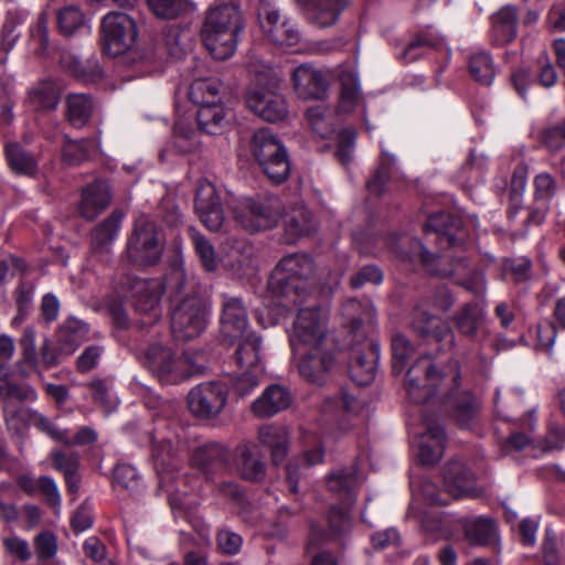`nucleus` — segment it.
<instances>
[{
    "instance_id": "nucleus-1",
    "label": "nucleus",
    "mask_w": 565,
    "mask_h": 565,
    "mask_svg": "<svg viewBox=\"0 0 565 565\" xmlns=\"http://www.w3.org/2000/svg\"><path fill=\"white\" fill-rule=\"evenodd\" d=\"M460 369L456 360H449L440 367L430 358L422 355L407 370L404 386L408 398L422 404L437 392L443 404L451 411L457 424L467 427L478 414V404L467 391L459 390Z\"/></svg>"
},
{
    "instance_id": "nucleus-2",
    "label": "nucleus",
    "mask_w": 565,
    "mask_h": 565,
    "mask_svg": "<svg viewBox=\"0 0 565 565\" xmlns=\"http://www.w3.org/2000/svg\"><path fill=\"white\" fill-rule=\"evenodd\" d=\"M244 20L237 0H214L204 13L200 36L215 60L230 58L236 51Z\"/></svg>"
},
{
    "instance_id": "nucleus-3",
    "label": "nucleus",
    "mask_w": 565,
    "mask_h": 565,
    "mask_svg": "<svg viewBox=\"0 0 565 565\" xmlns=\"http://www.w3.org/2000/svg\"><path fill=\"white\" fill-rule=\"evenodd\" d=\"M315 274L316 265L309 255L290 254L273 270L268 288L274 295L289 299V303L297 306L308 295Z\"/></svg>"
},
{
    "instance_id": "nucleus-4",
    "label": "nucleus",
    "mask_w": 565,
    "mask_h": 565,
    "mask_svg": "<svg viewBox=\"0 0 565 565\" xmlns=\"http://www.w3.org/2000/svg\"><path fill=\"white\" fill-rule=\"evenodd\" d=\"M411 252L414 257L419 259L429 274L440 277H455L458 285L473 295L480 296L484 294L487 282L483 273L471 269L465 256H440L433 254L419 239L412 241Z\"/></svg>"
},
{
    "instance_id": "nucleus-5",
    "label": "nucleus",
    "mask_w": 565,
    "mask_h": 565,
    "mask_svg": "<svg viewBox=\"0 0 565 565\" xmlns=\"http://www.w3.org/2000/svg\"><path fill=\"white\" fill-rule=\"evenodd\" d=\"M250 152L264 174L274 183L285 182L290 174V162L284 143L268 128L253 134Z\"/></svg>"
},
{
    "instance_id": "nucleus-6",
    "label": "nucleus",
    "mask_w": 565,
    "mask_h": 565,
    "mask_svg": "<svg viewBox=\"0 0 565 565\" xmlns=\"http://www.w3.org/2000/svg\"><path fill=\"white\" fill-rule=\"evenodd\" d=\"M328 316L319 307L298 311L289 331V343L292 352L329 343Z\"/></svg>"
},
{
    "instance_id": "nucleus-7",
    "label": "nucleus",
    "mask_w": 565,
    "mask_h": 565,
    "mask_svg": "<svg viewBox=\"0 0 565 565\" xmlns=\"http://www.w3.org/2000/svg\"><path fill=\"white\" fill-rule=\"evenodd\" d=\"M207 308L199 296L183 298L172 310L171 332L177 341L198 338L206 328Z\"/></svg>"
},
{
    "instance_id": "nucleus-8",
    "label": "nucleus",
    "mask_w": 565,
    "mask_h": 565,
    "mask_svg": "<svg viewBox=\"0 0 565 565\" xmlns=\"http://www.w3.org/2000/svg\"><path fill=\"white\" fill-rule=\"evenodd\" d=\"M162 252L163 242L156 223L146 217L138 218L127 243L129 260L138 265H154Z\"/></svg>"
},
{
    "instance_id": "nucleus-9",
    "label": "nucleus",
    "mask_w": 565,
    "mask_h": 565,
    "mask_svg": "<svg viewBox=\"0 0 565 565\" xmlns=\"http://www.w3.org/2000/svg\"><path fill=\"white\" fill-rule=\"evenodd\" d=\"M102 43L105 54L115 57L128 52L137 36L135 20L122 12H109L102 21Z\"/></svg>"
},
{
    "instance_id": "nucleus-10",
    "label": "nucleus",
    "mask_w": 565,
    "mask_h": 565,
    "mask_svg": "<svg viewBox=\"0 0 565 565\" xmlns=\"http://www.w3.org/2000/svg\"><path fill=\"white\" fill-rule=\"evenodd\" d=\"M132 290L131 303L135 311L142 318L138 321L140 328L157 323L162 317L161 297L163 284L158 279H130Z\"/></svg>"
},
{
    "instance_id": "nucleus-11",
    "label": "nucleus",
    "mask_w": 565,
    "mask_h": 565,
    "mask_svg": "<svg viewBox=\"0 0 565 565\" xmlns=\"http://www.w3.org/2000/svg\"><path fill=\"white\" fill-rule=\"evenodd\" d=\"M297 358L298 372L309 383L323 385L337 364L334 350L330 343L292 352Z\"/></svg>"
},
{
    "instance_id": "nucleus-12",
    "label": "nucleus",
    "mask_w": 565,
    "mask_h": 565,
    "mask_svg": "<svg viewBox=\"0 0 565 565\" xmlns=\"http://www.w3.org/2000/svg\"><path fill=\"white\" fill-rule=\"evenodd\" d=\"M137 358L163 383H177L185 379V374L180 370L182 361L175 358L169 347L160 342L150 343L138 351Z\"/></svg>"
},
{
    "instance_id": "nucleus-13",
    "label": "nucleus",
    "mask_w": 565,
    "mask_h": 565,
    "mask_svg": "<svg viewBox=\"0 0 565 565\" xmlns=\"http://www.w3.org/2000/svg\"><path fill=\"white\" fill-rule=\"evenodd\" d=\"M409 326L419 339L427 343L439 344L441 351H449L455 345V334L449 324L429 313L423 305L414 308Z\"/></svg>"
},
{
    "instance_id": "nucleus-14",
    "label": "nucleus",
    "mask_w": 565,
    "mask_h": 565,
    "mask_svg": "<svg viewBox=\"0 0 565 565\" xmlns=\"http://www.w3.org/2000/svg\"><path fill=\"white\" fill-rule=\"evenodd\" d=\"M236 222L246 230L258 232L273 228L280 218L277 202H263L253 199L241 201L233 210Z\"/></svg>"
},
{
    "instance_id": "nucleus-15",
    "label": "nucleus",
    "mask_w": 565,
    "mask_h": 565,
    "mask_svg": "<svg viewBox=\"0 0 565 565\" xmlns=\"http://www.w3.org/2000/svg\"><path fill=\"white\" fill-rule=\"evenodd\" d=\"M227 399L226 387L216 381L205 382L193 387L188 394L189 411L198 418L216 417Z\"/></svg>"
},
{
    "instance_id": "nucleus-16",
    "label": "nucleus",
    "mask_w": 565,
    "mask_h": 565,
    "mask_svg": "<svg viewBox=\"0 0 565 565\" xmlns=\"http://www.w3.org/2000/svg\"><path fill=\"white\" fill-rule=\"evenodd\" d=\"M258 19L263 32L271 43L285 47H291L299 43L298 29L288 19H281L279 10L268 0H260Z\"/></svg>"
},
{
    "instance_id": "nucleus-17",
    "label": "nucleus",
    "mask_w": 565,
    "mask_h": 565,
    "mask_svg": "<svg viewBox=\"0 0 565 565\" xmlns=\"http://www.w3.org/2000/svg\"><path fill=\"white\" fill-rule=\"evenodd\" d=\"M380 359V344L373 339L363 338L350 349L349 373L361 386L370 384L376 373Z\"/></svg>"
},
{
    "instance_id": "nucleus-18",
    "label": "nucleus",
    "mask_w": 565,
    "mask_h": 565,
    "mask_svg": "<svg viewBox=\"0 0 565 565\" xmlns=\"http://www.w3.org/2000/svg\"><path fill=\"white\" fill-rule=\"evenodd\" d=\"M328 531L312 524L309 534L308 550H313L329 542H341L352 529V516L347 507L331 505L327 513Z\"/></svg>"
},
{
    "instance_id": "nucleus-19",
    "label": "nucleus",
    "mask_w": 565,
    "mask_h": 565,
    "mask_svg": "<svg viewBox=\"0 0 565 565\" xmlns=\"http://www.w3.org/2000/svg\"><path fill=\"white\" fill-rule=\"evenodd\" d=\"M425 232L427 235L436 234L440 248L459 246L467 235L461 217L449 212L431 214L425 224Z\"/></svg>"
},
{
    "instance_id": "nucleus-20",
    "label": "nucleus",
    "mask_w": 565,
    "mask_h": 565,
    "mask_svg": "<svg viewBox=\"0 0 565 565\" xmlns=\"http://www.w3.org/2000/svg\"><path fill=\"white\" fill-rule=\"evenodd\" d=\"M194 205L196 214L207 230L221 231L224 225V212L221 199L211 182L205 181L199 184Z\"/></svg>"
},
{
    "instance_id": "nucleus-21",
    "label": "nucleus",
    "mask_w": 565,
    "mask_h": 565,
    "mask_svg": "<svg viewBox=\"0 0 565 565\" xmlns=\"http://www.w3.org/2000/svg\"><path fill=\"white\" fill-rule=\"evenodd\" d=\"M194 205L196 214L207 230L221 231L224 225V212L221 199L211 182L205 181L199 184Z\"/></svg>"
},
{
    "instance_id": "nucleus-22",
    "label": "nucleus",
    "mask_w": 565,
    "mask_h": 565,
    "mask_svg": "<svg viewBox=\"0 0 565 565\" xmlns=\"http://www.w3.org/2000/svg\"><path fill=\"white\" fill-rule=\"evenodd\" d=\"M246 104L255 115L265 121L277 122L288 115L284 96L273 89H252L246 97Z\"/></svg>"
},
{
    "instance_id": "nucleus-23",
    "label": "nucleus",
    "mask_w": 565,
    "mask_h": 565,
    "mask_svg": "<svg viewBox=\"0 0 565 565\" xmlns=\"http://www.w3.org/2000/svg\"><path fill=\"white\" fill-rule=\"evenodd\" d=\"M446 491L456 499L477 498L481 491L477 487L475 473L461 461H450L444 468Z\"/></svg>"
},
{
    "instance_id": "nucleus-24",
    "label": "nucleus",
    "mask_w": 565,
    "mask_h": 565,
    "mask_svg": "<svg viewBox=\"0 0 565 565\" xmlns=\"http://www.w3.org/2000/svg\"><path fill=\"white\" fill-rule=\"evenodd\" d=\"M291 78L296 93L302 99H322L329 89L327 75L308 64L296 67Z\"/></svg>"
},
{
    "instance_id": "nucleus-25",
    "label": "nucleus",
    "mask_w": 565,
    "mask_h": 565,
    "mask_svg": "<svg viewBox=\"0 0 565 565\" xmlns=\"http://www.w3.org/2000/svg\"><path fill=\"white\" fill-rule=\"evenodd\" d=\"M248 316L239 298L226 297L222 307L221 334L224 340L233 342L247 334Z\"/></svg>"
},
{
    "instance_id": "nucleus-26",
    "label": "nucleus",
    "mask_w": 565,
    "mask_h": 565,
    "mask_svg": "<svg viewBox=\"0 0 565 565\" xmlns=\"http://www.w3.org/2000/svg\"><path fill=\"white\" fill-rule=\"evenodd\" d=\"M291 403L292 396L287 387L271 384L252 403L250 411L258 418H269L289 408Z\"/></svg>"
},
{
    "instance_id": "nucleus-27",
    "label": "nucleus",
    "mask_w": 565,
    "mask_h": 565,
    "mask_svg": "<svg viewBox=\"0 0 565 565\" xmlns=\"http://www.w3.org/2000/svg\"><path fill=\"white\" fill-rule=\"evenodd\" d=\"M122 220L124 213L115 210L90 231V253L93 255L103 256L109 254L110 246L118 235Z\"/></svg>"
},
{
    "instance_id": "nucleus-28",
    "label": "nucleus",
    "mask_w": 565,
    "mask_h": 565,
    "mask_svg": "<svg viewBox=\"0 0 565 565\" xmlns=\"http://www.w3.org/2000/svg\"><path fill=\"white\" fill-rule=\"evenodd\" d=\"M110 200L108 184L104 181H95L82 192L79 214L87 221H93L107 209Z\"/></svg>"
},
{
    "instance_id": "nucleus-29",
    "label": "nucleus",
    "mask_w": 565,
    "mask_h": 565,
    "mask_svg": "<svg viewBox=\"0 0 565 565\" xmlns=\"http://www.w3.org/2000/svg\"><path fill=\"white\" fill-rule=\"evenodd\" d=\"M446 435L444 428L435 422L426 423V431L419 441L418 457L424 465H434L443 457Z\"/></svg>"
},
{
    "instance_id": "nucleus-30",
    "label": "nucleus",
    "mask_w": 565,
    "mask_h": 565,
    "mask_svg": "<svg viewBox=\"0 0 565 565\" xmlns=\"http://www.w3.org/2000/svg\"><path fill=\"white\" fill-rule=\"evenodd\" d=\"M228 460V451L220 444H207L198 448L193 456L192 462L196 466L207 478L216 472L226 469Z\"/></svg>"
},
{
    "instance_id": "nucleus-31",
    "label": "nucleus",
    "mask_w": 565,
    "mask_h": 565,
    "mask_svg": "<svg viewBox=\"0 0 565 565\" xmlns=\"http://www.w3.org/2000/svg\"><path fill=\"white\" fill-rule=\"evenodd\" d=\"M341 83L338 111L343 114L353 113L362 102V93L356 71L349 66H341L339 71Z\"/></svg>"
},
{
    "instance_id": "nucleus-32",
    "label": "nucleus",
    "mask_w": 565,
    "mask_h": 565,
    "mask_svg": "<svg viewBox=\"0 0 565 565\" xmlns=\"http://www.w3.org/2000/svg\"><path fill=\"white\" fill-rule=\"evenodd\" d=\"M15 399L19 402L35 401V391L25 384H17L3 375L0 377V402L2 403V411L4 419L8 426H13V419L9 418V415H14L19 412V408H14L11 405V401Z\"/></svg>"
},
{
    "instance_id": "nucleus-33",
    "label": "nucleus",
    "mask_w": 565,
    "mask_h": 565,
    "mask_svg": "<svg viewBox=\"0 0 565 565\" xmlns=\"http://www.w3.org/2000/svg\"><path fill=\"white\" fill-rule=\"evenodd\" d=\"M519 17L516 9L505 6L491 18L492 42L497 45H505L515 40L518 35Z\"/></svg>"
},
{
    "instance_id": "nucleus-34",
    "label": "nucleus",
    "mask_w": 565,
    "mask_h": 565,
    "mask_svg": "<svg viewBox=\"0 0 565 565\" xmlns=\"http://www.w3.org/2000/svg\"><path fill=\"white\" fill-rule=\"evenodd\" d=\"M9 416V418L13 419V426L9 427L17 431L20 430V427L17 425V423L20 422L24 425L35 426L39 430L45 433L54 440L63 444H70V437L65 430L58 429L47 417L34 409L19 407L18 413Z\"/></svg>"
},
{
    "instance_id": "nucleus-35",
    "label": "nucleus",
    "mask_w": 565,
    "mask_h": 565,
    "mask_svg": "<svg viewBox=\"0 0 565 565\" xmlns=\"http://www.w3.org/2000/svg\"><path fill=\"white\" fill-rule=\"evenodd\" d=\"M258 441L260 445L269 449L273 463L278 466L287 457L288 454V433L285 427L269 424L263 425L258 429Z\"/></svg>"
},
{
    "instance_id": "nucleus-36",
    "label": "nucleus",
    "mask_w": 565,
    "mask_h": 565,
    "mask_svg": "<svg viewBox=\"0 0 565 565\" xmlns=\"http://www.w3.org/2000/svg\"><path fill=\"white\" fill-rule=\"evenodd\" d=\"M65 117L74 128L85 127L95 110L96 103L88 94L72 93L65 98Z\"/></svg>"
},
{
    "instance_id": "nucleus-37",
    "label": "nucleus",
    "mask_w": 565,
    "mask_h": 565,
    "mask_svg": "<svg viewBox=\"0 0 565 565\" xmlns=\"http://www.w3.org/2000/svg\"><path fill=\"white\" fill-rule=\"evenodd\" d=\"M237 347L233 359L242 371L264 372L260 358L262 341L254 333H247Z\"/></svg>"
},
{
    "instance_id": "nucleus-38",
    "label": "nucleus",
    "mask_w": 565,
    "mask_h": 565,
    "mask_svg": "<svg viewBox=\"0 0 565 565\" xmlns=\"http://www.w3.org/2000/svg\"><path fill=\"white\" fill-rule=\"evenodd\" d=\"M60 87L53 81H41L26 96V105L34 111L55 110L60 103Z\"/></svg>"
},
{
    "instance_id": "nucleus-39",
    "label": "nucleus",
    "mask_w": 565,
    "mask_h": 565,
    "mask_svg": "<svg viewBox=\"0 0 565 565\" xmlns=\"http://www.w3.org/2000/svg\"><path fill=\"white\" fill-rule=\"evenodd\" d=\"M236 469L243 479L259 481L265 477V463L255 446L241 445L236 449Z\"/></svg>"
},
{
    "instance_id": "nucleus-40",
    "label": "nucleus",
    "mask_w": 565,
    "mask_h": 565,
    "mask_svg": "<svg viewBox=\"0 0 565 565\" xmlns=\"http://www.w3.org/2000/svg\"><path fill=\"white\" fill-rule=\"evenodd\" d=\"M317 228L313 214L305 206L296 207L285 222V242L295 243L299 237L311 234Z\"/></svg>"
},
{
    "instance_id": "nucleus-41",
    "label": "nucleus",
    "mask_w": 565,
    "mask_h": 565,
    "mask_svg": "<svg viewBox=\"0 0 565 565\" xmlns=\"http://www.w3.org/2000/svg\"><path fill=\"white\" fill-rule=\"evenodd\" d=\"M4 153L10 169L15 174L32 178L38 173V159L32 152L25 150L20 143H7Z\"/></svg>"
},
{
    "instance_id": "nucleus-42",
    "label": "nucleus",
    "mask_w": 565,
    "mask_h": 565,
    "mask_svg": "<svg viewBox=\"0 0 565 565\" xmlns=\"http://www.w3.org/2000/svg\"><path fill=\"white\" fill-rule=\"evenodd\" d=\"M461 529L463 540L471 546H486L494 537V524L487 518H477L473 520H462Z\"/></svg>"
},
{
    "instance_id": "nucleus-43",
    "label": "nucleus",
    "mask_w": 565,
    "mask_h": 565,
    "mask_svg": "<svg viewBox=\"0 0 565 565\" xmlns=\"http://www.w3.org/2000/svg\"><path fill=\"white\" fill-rule=\"evenodd\" d=\"M349 6L350 0H310L312 19L321 28L335 24Z\"/></svg>"
},
{
    "instance_id": "nucleus-44",
    "label": "nucleus",
    "mask_w": 565,
    "mask_h": 565,
    "mask_svg": "<svg viewBox=\"0 0 565 565\" xmlns=\"http://www.w3.org/2000/svg\"><path fill=\"white\" fill-rule=\"evenodd\" d=\"M150 11L159 19L173 20L198 10L194 0H147Z\"/></svg>"
},
{
    "instance_id": "nucleus-45",
    "label": "nucleus",
    "mask_w": 565,
    "mask_h": 565,
    "mask_svg": "<svg viewBox=\"0 0 565 565\" xmlns=\"http://www.w3.org/2000/svg\"><path fill=\"white\" fill-rule=\"evenodd\" d=\"M199 129L207 135H220L226 126L225 110L221 104L200 106L196 113Z\"/></svg>"
},
{
    "instance_id": "nucleus-46",
    "label": "nucleus",
    "mask_w": 565,
    "mask_h": 565,
    "mask_svg": "<svg viewBox=\"0 0 565 565\" xmlns=\"http://www.w3.org/2000/svg\"><path fill=\"white\" fill-rule=\"evenodd\" d=\"M191 44L190 33L179 24L168 25L161 35V45L173 58H181Z\"/></svg>"
},
{
    "instance_id": "nucleus-47",
    "label": "nucleus",
    "mask_w": 565,
    "mask_h": 565,
    "mask_svg": "<svg viewBox=\"0 0 565 565\" xmlns=\"http://www.w3.org/2000/svg\"><path fill=\"white\" fill-rule=\"evenodd\" d=\"M327 484L330 491L338 493L344 499L347 504H352L355 500L354 489L356 487V472L351 469H339L330 473Z\"/></svg>"
},
{
    "instance_id": "nucleus-48",
    "label": "nucleus",
    "mask_w": 565,
    "mask_h": 565,
    "mask_svg": "<svg viewBox=\"0 0 565 565\" xmlns=\"http://www.w3.org/2000/svg\"><path fill=\"white\" fill-rule=\"evenodd\" d=\"M88 332L87 326L75 318H68L57 331V342L71 354L81 345Z\"/></svg>"
},
{
    "instance_id": "nucleus-49",
    "label": "nucleus",
    "mask_w": 565,
    "mask_h": 565,
    "mask_svg": "<svg viewBox=\"0 0 565 565\" xmlns=\"http://www.w3.org/2000/svg\"><path fill=\"white\" fill-rule=\"evenodd\" d=\"M188 231L202 267L209 273L215 271L220 260L213 244L194 227H189Z\"/></svg>"
},
{
    "instance_id": "nucleus-50",
    "label": "nucleus",
    "mask_w": 565,
    "mask_h": 565,
    "mask_svg": "<svg viewBox=\"0 0 565 565\" xmlns=\"http://www.w3.org/2000/svg\"><path fill=\"white\" fill-rule=\"evenodd\" d=\"M95 153L93 139L72 140L65 137L62 148V159L68 166H78L90 159Z\"/></svg>"
},
{
    "instance_id": "nucleus-51",
    "label": "nucleus",
    "mask_w": 565,
    "mask_h": 565,
    "mask_svg": "<svg viewBox=\"0 0 565 565\" xmlns=\"http://www.w3.org/2000/svg\"><path fill=\"white\" fill-rule=\"evenodd\" d=\"M483 320V311L476 303H466L455 316L454 321L458 330L467 337L477 335Z\"/></svg>"
},
{
    "instance_id": "nucleus-52",
    "label": "nucleus",
    "mask_w": 565,
    "mask_h": 565,
    "mask_svg": "<svg viewBox=\"0 0 565 565\" xmlns=\"http://www.w3.org/2000/svg\"><path fill=\"white\" fill-rule=\"evenodd\" d=\"M221 84L216 79L200 78L194 81L189 88L190 100L200 106L218 104L217 97Z\"/></svg>"
},
{
    "instance_id": "nucleus-53",
    "label": "nucleus",
    "mask_w": 565,
    "mask_h": 565,
    "mask_svg": "<svg viewBox=\"0 0 565 565\" xmlns=\"http://www.w3.org/2000/svg\"><path fill=\"white\" fill-rule=\"evenodd\" d=\"M393 353L392 369L394 374L404 371L408 359L415 353V348L409 339L401 331H395L391 338Z\"/></svg>"
},
{
    "instance_id": "nucleus-54",
    "label": "nucleus",
    "mask_w": 565,
    "mask_h": 565,
    "mask_svg": "<svg viewBox=\"0 0 565 565\" xmlns=\"http://www.w3.org/2000/svg\"><path fill=\"white\" fill-rule=\"evenodd\" d=\"M60 63L73 76L83 81H94L102 74L100 67L96 62L87 61L83 63L78 57L68 53L62 54Z\"/></svg>"
},
{
    "instance_id": "nucleus-55",
    "label": "nucleus",
    "mask_w": 565,
    "mask_h": 565,
    "mask_svg": "<svg viewBox=\"0 0 565 565\" xmlns=\"http://www.w3.org/2000/svg\"><path fill=\"white\" fill-rule=\"evenodd\" d=\"M395 158L387 151H382L381 160L371 179L366 182V186L371 193L380 195L384 192L392 173V167Z\"/></svg>"
},
{
    "instance_id": "nucleus-56",
    "label": "nucleus",
    "mask_w": 565,
    "mask_h": 565,
    "mask_svg": "<svg viewBox=\"0 0 565 565\" xmlns=\"http://www.w3.org/2000/svg\"><path fill=\"white\" fill-rule=\"evenodd\" d=\"M469 72L475 81L482 85H490L494 77L491 57L488 53H478L471 56Z\"/></svg>"
},
{
    "instance_id": "nucleus-57",
    "label": "nucleus",
    "mask_w": 565,
    "mask_h": 565,
    "mask_svg": "<svg viewBox=\"0 0 565 565\" xmlns=\"http://www.w3.org/2000/svg\"><path fill=\"white\" fill-rule=\"evenodd\" d=\"M85 24V18L82 11L75 6H68L60 10L57 14V25L64 35L74 34Z\"/></svg>"
},
{
    "instance_id": "nucleus-58",
    "label": "nucleus",
    "mask_w": 565,
    "mask_h": 565,
    "mask_svg": "<svg viewBox=\"0 0 565 565\" xmlns=\"http://www.w3.org/2000/svg\"><path fill=\"white\" fill-rule=\"evenodd\" d=\"M531 268L532 262L527 257L504 258L502 262L503 275L510 276L516 284L531 278Z\"/></svg>"
},
{
    "instance_id": "nucleus-59",
    "label": "nucleus",
    "mask_w": 565,
    "mask_h": 565,
    "mask_svg": "<svg viewBox=\"0 0 565 565\" xmlns=\"http://www.w3.org/2000/svg\"><path fill=\"white\" fill-rule=\"evenodd\" d=\"M114 482L130 492H136L140 484V477L135 467L119 463L114 470Z\"/></svg>"
},
{
    "instance_id": "nucleus-60",
    "label": "nucleus",
    "mask_w": 565,
    "mask_h": 565,
    "mask_svg": "<svg viewBox=\"0 0 565 565\" xmlns=\"http://www.w3.org/2000/svg\"><path fill=\"white\" fill-rule=\"evenodd\" d=\"M263 374L264 372L242 371L233 380L234 393L239 397L248 396L258 386Z\"/></svg>"
},
{
    "instance_id": "nucleus-61",
    "label": "nucleus",
    "mask_w": 565,
    "mask_h": 565,
    "mask_svg": "<svg viewBox=\"0 0 565 565\" xmlns=\"http://www.w3.org/2000/svg\"><path fill=\"white\" fill-rule=\"evenodd\" d=\"M104 303L115 327L122 330L128 329L130 320L125 309L124 300L117 296H109L105 299Z\"/></svg>"
},
{
    "instance_id": "nucleus-62",
    "label": "nucleus",
    "mask_w": 565,
    "mask_h": 565,
    "mask_svg": "<svg viewBox=\"0 0 565 565\" xmlns=\"http://www.w3.org/2000/svg\"><path fill=\"white\" fill-rule=\"evenodd\" d=\"M307 119L313 132L322 138H328L333 131L332 124L326 117L322 107H311L307 110Z\"/></svg>"
},
{
    "instance_id": "nucleus-63",
    "label": "nucleus",
    "mask_w": 565,
    "mask_h": 565,
    "mask_svg": "<svg viewBox=\"0 0 565 565\" xmlns=\"http://www.w3.org/2000/svg\"><path fill=\"white\" fill-rule=\"evenodd\" d=\"M541 550L544 565H561L562 556L559 553V544L553 530H545Z\"/></svg>"
},
{
    "instance_id": "nucleus-64",
    "label": "nucleus",
    "mask_w": 565,
    "mask_h": 565,
    "mask_svg": "<svg viewBox=\"0 0 565 565\" xmlns=\"http://www.w3.org/2000/svg\"><path fill=\"white\" fill-rule=\"evenodd\" d=\"M541 142L551 151H557L565 146V120L562 124L546 127L540 136Z\"/></svg>"
}]
</instances>
